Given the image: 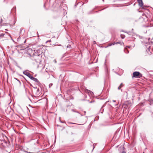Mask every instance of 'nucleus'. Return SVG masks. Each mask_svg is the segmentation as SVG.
I'll return each mask as SVG.
<instances>
[{
    "instance_id": "f257e3e1",
    "label": "nucleus",
    "mask_w": 153,
    "mask_h": 153,
    "mask_svg": "<svg viewBox=\"0 0 153 153\" xmlns=\"http://www.w3.org/2000/svg\"><path fill=\"white\" fill-rule=\"evenodd\" d=\"M139 22L142 24V25L143 26H148V25L146 24L148 23V19L146 16L145 18H143V17H140L139 19Z\"/></svg>"
},
{
    "instance_id": "f03ea898",
    "label": "nucleus",
    "mask_w": 153,
    "mask_h": 153,
    "mask_svg": "<svg viewBox=\"0 0 153 153\" xmlns=\"http://www.w3.org/2000/svg\"><path fill=\"white\" fill-rule=\"evenodd\" d=\"M142 74L138 71L134 72L132 74V77L140 78L142 77Z\"/></svg>"
},
{
    "instance_id": "7ed1b4c3",
    "label": "nucleus",
    "mask_w": 153,
    "mask_h": 153,
    "mask_svg": "<svg viewBox=\"0 0 153 153\" xmlns=\"http://www.w3.org/2000/svg\"><path fill=\"white\" fill-rule=\"evenodd\" d=\"M137 1L139 6L141 7H142L143 9L144 10H148L147 8H149V7L145 5H143L142 0H137Z\"/></svg>"
},
{
    "instance_id": "20e7f679",
    "label": "nucleus",
    "mask_w": 153,
    "mask_h": 153,
    "mask_svg": "<svg viewBox=\"0 0 153 153\" xmlns=\"http://www.w3.org/2000/svg\"><path fill=\"white\" fill-rule=\"evenodd\" d=\"M23 73L24 74L26 75L30 78V76H31L30 73L28 72H27V71H24L23 72Z\"/></svg>"
},
{
    "instance_id": "39448f33",
    "label": "nucleus",
    "mask_w": 153,
    "mask_h": 153,
    "mask_svg": "<svg viewBox=\"0 0 153 153\" xmlns=\"http://www.w3.org/2000/svg\"><path fill=\"white\" fill-rule=\"evenodd\" d=\"M30 78L32 80L34 81L35 82H37L38 83H39V81L38 80V79L37 78H35L34 77H33L32 76H30Z\"/></svg>"
},
{
    "instance_id": "423d86ee",
    "label": "nucleus",
    "mask_w": 153,
    "mask_h": 153,
    "mask_svg": "<svg viewBox=\"0 0 153 153\" xmlns=\"http://www.w3.org/2000/svg\"><path fill=\"white\" fill-rule=\"evenodd\" d=\"M85 93H88V94H90L91 95L93 94L92 92L87 89L85 90Z\"/></svg>"
},
{
    "instance_id": "0eeeda50",
    "label": "nucleus",
    "mask_w": 153,
    "mask_h": 153,
    "mask_svg": "<svg viewBox=\"0 0 153 153\" xmlns=\"http://www.w3.org/2000/svg\"><path fill=\"white\" fill-rule=\"evenodd\" d=\"M22 32H24L25 30H24V29L23 28H21L20 29V32H19V33H20V35H23V34H22Z\"/></svg>"
},
{
    "instance_id": "6e6552de",
    "label": "nucleus",
    "mask_w": 153,
    "mask_h": 153,
    "mask_svg": "<svg viewBox=\"0 0 153 153\" xmlns=\"http://www.w3.org/2000/svg\"><path fill=\"white\" fill-rule=\"evenodd\" d=\"M114 43L116 44H120L121 45H122L123 44H124V43L123 42H114Z\"/></svg>"
},
{
    "instance_id": "1a4fd4ad",
    "label": "nucleus",
    "mask_w": 153,
    "mask_h": 153,
    "mask_svg": "<svg viewBox=\"0 0 153 153\" xmlns=\"http://www.w3.org/2000/svg\"><path fill=\"white\" fill-rule=\"evenodd\" d=\"M115 44V43H114V42L113 43H109V44H108V45L107 46V47L110 46L112 45H114Z\"/></svg>"
},
{
    "instance_id": "9d476101",
    "label": "nucleus",
    "mask_w": 153,
    "mask_h": 153,
    "mask_svg": "<svg viewBox=\"0 0 153 153\" xmlns=\"http://www.w3.org/2000/svg\"><path fill=\"white\" fill-rule=\"evenodd\" d=\"M124 51L126 53H128L129 52L127 50V49L126 48H125L124 49Z\"/></svg>"
},
{
    "instance_id": "9b49d317",
    "label": "nucleus",
    "mask_w": 153,
    "mask_h": 153,
    "mask_svg": "<svg viewBox=\"0 0 153 153\" xmlns=\"http://www.w3.org/2000/svg\"><path fill=\"white\" fill-rule=\"evenodd\" d=\"M123 86V84L122 83H121L120 85L118 87V90H120L121 88H122Z\"/></svg>"
},
{
    "instance_id": "f8f14e48",
    "label": "nucleus",
    "mask_w": 153,
    "mask_h": 153,
    "mask_svg": "<svg viewBox=\"0 0 153 153\" xmlns=\"http://www.w3.org/2000/svg\"><path fill=\"white\" fill-rule=\"evenodd\" d=\"M3 21L2 20V18L1 17V19H0V27L2 25L1 23L3 22Z\"/></svg>"
},
{
    "instance_id": "ddd939ff",
    "label": "nucleus",
    "mask_w": 153,
    "mask_h": 153,
    "mask_svg": "<svg viewBox=\"0 0 153 153\" xmlns=\"http://www.w3.org/2000/svg\"><path fill=\"white\" fill-rule=\"evenodd\" d=\"M4 34L3 33H1L0 34V37H3Z\"/></svg>"
},
{
    "instance_id": "4468645a",
    "label": "nucleus",
    "mask_w": 153,
    "mask_h": 153,
    "mask_svg": "<svg viewBox=\"0 0 153 153\" xmlns=\"http://www.w3.org/2000/svg\"><path fill=\"white\" fill-rule=\"evenodd\" d=\"M121 38L122 39H124L125 38V36L124 35H121Z\"/></svg>"
},
{
    "instance_id": "2eb2a0df",
    "label": "nucleus",
    "mask_w": 153,
    "mask_h": 153,
    "mask_svg": "<svg viewBox=\"0 0 153 153\" xmlns=\"http://www.w3.org/2000/svg\"><path fill=\"white\" fill-rule=\"evenodd\" d=\"M34 49V51H36L37 52H38V51L35 48H33Z\"/></svg>"
},
{
    "instance_id": "dca6fc26",
    "label": "nucleus",
    "mask_w": 153,
    "mask_h": 153,
    "mask_svg": "<svg viewBox=\"0 0 153 153\" xmlns=\"http://www.w3.org/2000/svg\"><path fill=\"white\" fill-rule=\"evenodd\" d=\"M28 54L30 56H31V53H28Z\"/></svg>"
},
{
    "instance_id": "f3484780",
    "label": "nucleus",
    "mask_w": 153,
    "mask_h": 153,
    "mask_svg": "<svg viewBox=\"0 0 153 153\" xmlns=\"http://www.w3.org/2000/svg\"><path fill=\"white\" fill-rule=\"evenodd\" d=\"M69 123V124H75V123H71V122H69V123Z\"/></svg>"
},
{
    "instance_id": "a211bd4d",
    "label": "nucleus",
    "mask_w": 153,
    "mask_h": 153,
    "mask_svg": "<svg viewBox=\"0 0 153 153\" xmlns=\"http://www.w3.org/2000/svg\"><path fill=\"white\" fill-rule=\"evenodd\" d=\"M32 51L31 49H28V51Z\"/></svg>"
},
{
    "instance_id": "6ab92c4d",
    "label": "nucleus",
    "mask_w": 153,
    "mask_h": 153,
    "mask_svg": "<svg viewBox=\"0 0 153 153\" xmlns=\"http://www.w3.org/2000/svg\"><path fill=\"white\" fill-rule=\"evenodd\" d=\"M122 153H126V152L124 151H123L122 152Z\"/></svg>"
},
{
    "instance_id": "aec40b11",
    "label": "nucleus",
    "mask_w": 153,
    "mask_h": 153,
    "mask_svg": "<svg viewBox=\"0 0 153 153\" xmlns=\"http://www.w3.org/2000/svg\"><path fill=\"white\" fill-rule=\"evenodd\" d=\"M142 15L143 16H144V15H145L144 14V13H143Z\"/></svg>"
},
{
    "instance_id": "412c9836",
    "label": "nucleus",
    "mask_w": 153,
    "mask_h": 153,
    "mask_svg": "<svg viewBox=\"0 0 153 153\" xmlns=\"http://www.w3.org/2000/svg\"><path fill=\"white\" fill-rule=\"evenodd\" d=\"M105 8H104L102 9V10H104V9H105Z\"/></svg>"
},
{
    "instance_id": "4be33fe9",
    "label": "nucleus",
    "mask_w": 153,
    "mask_h": 153,
    "mask_svg": "<svg viewBox=\"0 0 153 153\" xmlns=\"http://www.w3.org/2000/svg\"><path fill=\"white\" fill-rule=\"evenodd\" d=\"M62 6L63 5H65V4H62Z\"/></svg>"
},
{
    "instance_id": "5701e85b",
    "label": "nucleus",
    "mask_w": 153,
    "mask_h": 153,
    "mask_svg": "<svg viewBox=\"0 0 153 153\" xmlns=\"http://www.w3.org/2000/svg\"><path fill=\"white\" fill-rule=\"evenodd\" d=\"M113 101L114 102H115V100H113Z\"/></svg>"
},
{
    "instance_id": "b1692460",
    "label": "nucleus",
    "mask_w": 153,
    "mask_h": 153,
    "mask_svg": "<svg viewBox=\"0 0 153 153\" xmlns=\"http://www.w3.org/2000/svg\"><path fill=\"white\" fill-rule=\"evenodd\" d=\"M68 47H69V46H67V48H68Z\"/></svg>"
}]
</instances>
